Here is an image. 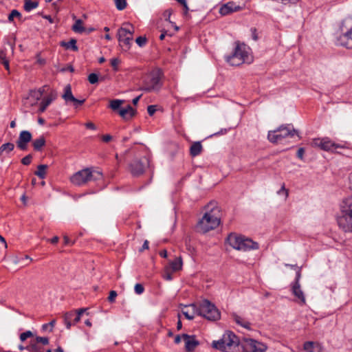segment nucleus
<instances>
[{"mask_svg":"<svg viewBox=\"0 0 352 352\" xmlns=\"http://www.w3.org/2000/svg\"><path fill=\"white\" fill-rule=\"evenodd\" d=\"M204 214L199 219L197 225V231L206 233L214 230L220 224V210L216 202L211 201L204 208Z\"/></svg>","mask_w":352,"mask_h":352,"instance_id":"1","label":"nucleus"},{"mask_svg":"<svg viewBox=\"0 0 352 352\" xmlns=\"http://www.w3.org/2000/svg\"><path fill=\"white\" fill-rule=\"evenodd\" d=\"M338 223L344 232H352V196L344 199L340 206Z\"/></svg>","mask_w":352,"mask_h":352,"instance_id":"2","label":"nucleus"},{"mask_svg":"<svg viewBox=\"0 0 352 352\" xmlns=\"http://www.w3.org/2000/svg\"><path fill=\"white\" fill-rule=\"evenodd\" d=\"M212 345L214 349L224 352H238L239 351V340L231 331H226L221 339L213 341Z\"/></svg>","mask_w":352,"mask_h":352,"instance_id":"3","label":"nucleus"},{"mask_svg":"<svg viewBox=\"0 0 352 352\" xmlns=\"http://www.w3.org/2000/svg\"><path fill=\"white\" fill-rule=\"evenodd\" d=\"M250 50L245 44L237 43L232 54L226 57V61L232 66H239L244 63H250L252 57Z\"/></svg>","mask_w":352,"mask_h":352,"instance_id":"4","label":"nucleus"},{"mask_svg":"<svg viewBox=\"0 0 352 352\" xmlns=\"http://www.w3.org/2000/svg\"><path fill=\"white\" fill-rule=\"evenodd\" d=\"M227 241L232 248L239 251L246 252L258 248V244L256 242L234 233L229 234Z\"/></svg>","mask_w":352,"mask_h":352,"instance_id":"5","label":"nucleus"},{"mask_svg":"<svg viewBox=\"0 0 352 352\" xmlns=\"http://www.w3.org/2000/svg\"><path fill=\"white\" fill-rule=\"evenodd\" d=\"M102 178L101 172L87 168L75 173L70 177V182L75 186H80L90 181L98 180Z\"/></svg>","mask_w":352,"mask_h":352,"instance_id":"6","label":"nucleus"},{"mask_svg":"<svg viewBox=\"0 0 352 352\" xmlns=\"http://www.w3.org/2000/svg\"><path fill=\"white\" fill-rule=\"evenodd\" d=\"M298 135V131L291 124L281 125L275 130L270 131L267 139L272 143H278L286 138Z\"/></svg>","mask_w":352,"mask_h":352,"instance_id":"7","label":"nucleus"},{"mask_svg":"<svg viewBox=\"0 0 352 352\" xmlns=\"http://www.w3.org/2000/svg\"><path fill=\"white\" fill-rule=\"evenodd\" d=\"M339 29V43L346 48L352 49V18L349 16L344 19L340 24Z\"/></svg>","mask_w":352,"mask_h":352,"instance_id":"8","label":"nucleus"},{"mask_svg":"<svg viewBox=\"0 0 352 352\" xmlns=\"http://www.w3.org/2000/svg\"><path fill=\"white\" fill-rule=\"evenodd\" d=\"M135 28L131 23H124L118 30L119 45L125 51L130 49L133 40Z\"/></svg>","mask_w":352,"mask_h":352,"instance_id":"9","label":"nucleus"},{"mask_svg":"<svg viewBox=\"0 0 352 352\" xmlns=\"http://www.w3.org/2000/svg\"><path fill=\"white\" fill-rule=\"evenodd\" d=\"M162 72L159 69H154L148 73L144 78L142 90L150 92L158 91L162 87Z\"/></svg>","mask_w":352,"mask_h":352,"instance_id":"10","label":"nucleus"},{"mask_svg":"<svg viewBox=\"0 0 352 352\" xmlns=\"http://www.w3.org/2000/svg\"><path fill=\"white\" fill-rule=\"evenodd\" d=\"M197 316H201L209 320H219L221 316L218 309L208 300H204L197 307Z\"/></svg>","mask_w":352,"mask_h":352,"instance_id":"11","label":"nucleus"},{"mask_svg":"<svg viewBox=\"0 0 352 352\" xmlns=\"http://www.w3.org/2000/svg\"><path fill=\"white\" fill-rule=\"evenodd\" d=\"M87 311L85 308H81L75 311L66 312L63 315V320L66 328L70 329L72 325H75L80 320L82 314Z\"/></svg>","mask_w":352,"mask_h":352,"instance_id":"12","label":"nucleus"},{"mask_svg":"<svg viewBox=\"0 0 352 352\" xmlns=\"http://www.w3.org/2000/svg\"><path fill=\"white\" fill-rule=\"evenodd\" d=\"M243 352H265L267 346L253 339H245L242 343Z\"/></svg>","mask_w":352,"mask_h":352,"instance_id":"13","label":"nucleus"},{"mask_svg":"<svg viewBox=\"0 0 352 352\" xmlns=\"http://www.w3.org/2000/svg\"><path fill=\"white\" fill-rule=\"evenodd\" d=\"M301 276L300 270L296 272V276L294 283L292 285V292L294 296L299 300L302 305H305L306 299L300 285V278Z\"/></svg>","mask_w":352,"mask_h":352,"instance_id":"14","label":"nucleus"},{"mask_svg":"<svg viewBox=\"0 0 352 352\" xmlns=\"http://www.w3.org/2000/svg\"><path fill=\"white\" fill-rule=\"evenodd\" d=\"M312 146L318 147L322 150L329 151L333 148H339L340 146L335 144L329 138H315L312 141Z\"/></svg>","mask_w":352,"mask_h":352,"instance_id":"15","label":"nucleus"},{"mask_svg":"<svg viewBox=\"0 0 352 352\" xmlns=\"http://www.w3.org/2000/svg\"><path fill=\"white\" fill-rule=\"evenodd\" d=\"M148 163V160L144 158L143 160H135L129 165L131 173L138 177L144 172L145 164Z\"/></svg>","mask_w":352,"mask_h":352,"instance_id":"16","label":"nucleus"},{"mask_svg":"<svg viewBox=\"0 0 352 352\" xmlns=\"http://www.w3.org/2000/svg\"><path fill=\"white\" fill-rule=\"evenodd\" d=\"M32 136L30 131H21L16 142L17 147L21 151H26L28 149V143L32 140Z\"/></svg>","mask_w":352,"mask_h":352,"instance_id":"17","label":"nucleus"},{"mask_svg":"<svg viewBox=\"0 0 352 352\" xmlns=\"http://www.w3.org/2000/svg\"><path fill=\"white\" fill-rule=\"evenodd\" d=\"M183 340L185 342V348L188 351H193L199 344L195 336H188L187 334L182 335Z\"/></svg>","mask_w":352,"mask_h":352,"instance_id":"18","label":"nucleus"},{"mask_svg":"<svg viewBox=\"0 0 352 352\" xmlns=\"http://www.w3.org/2000/svg\"><path fill=\"white\" fill-rule=\"evenodd\" d=\"M241 8L239 6H236L233 2H228L223 5L219 9V13L223 15L229 14L233 12L240 10Z\"/></svg>","mask_w":352,"mask_h":352,"instance_id":"19","label":"nucleus"},{"mask_svg":"<svg viewBox=\"0 0 352 352\" xmlns=\"http://www.w3.org/2000/svg\"><path fill=\"white\" fill-rule=\"evenodd\" d=\"M136 113V111L130 105L126 108H122L119 110L120 116L125 120L131 119Z\"/></svg>","mask_w":352,"mask_h":352,"instance_id":"20","label":"nucleus"},{"mask_svg":"<svg viewBox=\"0 0 352 352\" xmlns=\"http://www.w3.org/2000/svg\"><path fill=\"white\" fill-rule=\"evenodd\" d=\"M305 352H322V347L320 344L314 342H307L304 344Z\"/></svg>","mask_w":352,"mask_h":352,"instance_id":"21","label":"nucleus"},{"mask_svg":"<svg viewBox=\"0 0 352 352\" xmlns=\"http://www.w3.org/2000/svg\"><path fill=\"white\" fill-rule=\"evenodd\" d=\"M182 314L188 320H192L195 315H197V307L195 305H190L188 306V309H183Z\"/></svg>","mask_w":352,"mask_h":352,"instance_id":"22","label":"nucleus"},{"mask_svg":"<svg viewBox=\"0 0 352 352\" xmlns=\"http://www.w3.org/2000/svg\"><path fill=\"white\" fill-rule=\"evenodd\" d=\"M232 317L236 324H238L239 325L241 326L242 327H243L245 329H250V326H251L250 322L249 321H248L247 320H245L244 318H243L236 314H233L232 315Z\"/></svg>","mask_w":352,"mask_h":352,"instance_id":"23","label":"nucleus"},{"mask_svg":"<svg viewBox=\"0 0 352 352\" xmlns=\"http://www.w3.org/2000/svg\"><path fill=\"white\" fill-rule=\"evenodd\" d=\"M183 265L182 260L181 257H177L173 261H170L169 263V270L171 272H177L182 270Z\"/></svg>","mask_w":352,"mask_h":352,"instance_id":"24","label":"nucleus"},{"mask_svg":"<svg viewBox=\"0 0 352 352\" xmlns=\"http://www.w3.org/2000/svg\"><path fill=\"white\" fill-rule=\"evenodd\" d=\"M203 150L202 145L200 142H193L190 148V154L192 157L199 155Z\"/></svg>","mask_w":352,"mask_h":352,"instance_id":"25","label":"nucleus"},{"mask_svg":"<svg viewBox=\"0 0 352 352\" xmlns=\"http://www.w3.org/2000/svg\"><path fill=\"white\" fill-rule=\"evenodd\" d=\"M7 49L3 47L0 50V61L4 65L7 71H10L9 60L7 57Z\"/></svg>","mask_w":352,"mask_h":352,"instance_id":"26","label":"nucleus"},{"mask_svg":"<svg viewBox=\"0 0 352 352\" xmlns=\"http://www.w3.org/2000/svg\"><path fill=\"white\" fill-rule=\"evenodd\" d=\"M14 148V145L12 143L8 142L3 144L0 146V157L9 154Z\"/></svg>","mask_w":352,"mask_h":352,"instance_id":"27","label":"nucleus"},{"mask_svg":"<svg viewBox=\"0 0 352 352\" xmlns=\"http://www.w3.org/2000/svg\"><path fill=\"white\" fill-rule=\"evenodd\" d=\"M45 144V139L43 136L35 139L32 142V146L35 151H39Z\"/></svg>","mask_w":352,"mask_h":352,"instance_id":"28","label":"nucleus"},{"mask_svg":"<svg viewBox=\"0 0 352 352\" xmlns=\"http://www.w3.org/2000/svg\"><path fill=\"white\" fill-rule=\"evenodd\" d=\"M72 30L76 33H82L85 31L83 23L81 19H76L74 24L72 25Z\"/></svg>","mask_w":352,"mask_h":352,"instance_id":"29","label":"nucleus"},{"mask_svg":"<svg viewBox=\"0 0 352 352\" xmlns=\"http://www.w3.org/2000/svg\"><path fill=\"white\" fill-rule=\"evenodd\" d=\"M63 98L66 102H71L72 100H75V98L72 94V89L69 85L65 87V93L63 95Z\"/></svg>","mask_w":352,"mask_h":352,"instance_id":"30","label":"nucleus"},{"mask_svg":"<svg viewBox=\"0 0 352 352\" xmlns=\"http://www.w3.org/2000/svg\"><path fill=\"white\" fill-rule=\"evenodd\" d=\"M38 6V1H32V0L24 1V10L26 12H30L31 10L36 8Z\"/></svg>","mask_w":352,"mask_h":352,"instance_id":"31","label":"nucleus"},{"mask_svg":"<svg viewBox=\"0 0 352 352\" xmlns=\"http://www.w3.org/2000/svg\"><path fill=\"white\" fill-rule=\"evenodd\" d=\"M54 98L51 97V96H49L46 98H45L40 104V108L38 109V111L40 113H43L45 111V109H47V107L51 104V102H52V100H54Z\"/></svg>","mask_w":352,"mask_h":352,"instance_id":"32","label":"nucleus"},{"mask_svg":"<svg viewBox=\"0 0 352 352\" xmlns=\"http://www.w3.org/2000/svg\"><path fill=\"white\" fill-rule=\"evenodd\" d=\"M47 168V166L45 164L39 165L35 174L41 179H43L45 177Z\"/></svg>","mask_w":352,"mask_h":352,"instance_id":"33","label":"nucleus"},{"mask_svg":"<svg viewBox=\"0 0 352 352\" xmlns=\"http://www.w3.org/2000/svg\"><path fill=\"white\" fill-rule=\"evenodd\" d=\"M25 349L30 352H43V349L37 343H31Z\"/></svg>","mask_w":352,"mask_h":352,"instance_id":"34","label":"nucleus"},{"mask_svg":"<svg viewBox=\"0 0 352 352\" xmlns=\"http://www.w3.org/2000/svg\"><path fill=\"white\" fill-rule=\"evenodd\" d=\"M62 45L65 46L66 48H71L74 51L78 50V47L76 45V41L75 39H71L67 43H63Z\"/></svg>","mask_w":352,"mask_h":352,"instance_id":"35","label":"nucleus"},{"mask_svg":"<svg viewBox=\"0 0 352 352\" xmlns=\"http://www.w3.org/2000/svg\"><path fill=\"white\" fill-rule=\"evenodd\" d=\"M123 103L122 100H113L110 101L109 107L113 110H117L120 108V105Z\"/></svg>","mask_w":352,"mask_h":352,"instance_id":"36","label":"nucleus"},{"mask_svg":"<svg viewBox=\"0 0 352 352\" xmlns=\"http://www.w3.org/2000/svg\"><path fill=\"white\" fill-rule=\"evenodd\" d=\"M118 10H122L126 7V0H113Z\"/></svg>","mask_w":352,"mask_h":352,"instance_id":"37","label":"nucleus"},{"mask_svg":"<svg viewBox=\"0 0 352 352\" xmlns=\"http://www.w3.org/2000/svg\"><path fill=\"white\" fill-rule=\"evenodd\" d=\"M14 17L21 18V14L16 10H13L8 16V21H12Z\"/></svg>","mask_w":352,"mask_h":352,"instance_id":"38","label":"nucleus"},{"mask_svg":"<svg viewBox=\"0 0 352 352\" xmlns=\"http://www.w3.org/2000/svg\"><path fill=\"white\" fill-rule=\"evenodd\" d=\"M88 80L91 84H95L98 81V76L95 73H91L88 76Z\"/></svg>","mask_w":352,"mask_h":352,"instance_id":"39","label":"nucleus"},{"mask_svg":"<svg viewBox=\"0 0 352 352\" xmlns=\"http://www.w3.org/2000/svg\"><path fill=\"white\" fill-rule=\"evenodd\" d=\"M120 63V60L118 58H113L111 60V65L114 71L118 70V65Z\"/></svg>","mask_w":352,"mask_h":352,"instance_id":"40","label":"nucleus"},{"mask_svg":"<svg viewBox=\"0 0 352 352\" xmlns=\"http://www.w3.org/2000/svg\"><path fill=\"white\" fill-rule=\"evenodd\" d=\"M33 333L30 331H26L20 335V340L21 342H24L27 338L32 337Z\"/></svg>","mask_w":352,"mask_h":352,"instance_id":"41","label":"nucleus"},{"mask_svg":"<svg viewBox=\"0 0 352 352\" xmlns=\"http://www.w3.org/2000/svg\"><path fill=\"white\" fill-rule=\"evenodd\" d=\"M134 290H135V294L140 295L144 292V288L142 284L137 283V284H135V285L134 287Z\"/></svg>","mask_w":352,"mask_h":352,"instance_id":"42","label":"nucleus"},{"mask_svg":"<svg viewBox=\"0 0 352 352\" xmlns=\"http://www.w3.org/2000/svg\"><path fill=\"white\" fill-rule=\"evenodd\" d=\"M135 42L140 47H143L146 43V38L145 36H139L136 38Z\"/></svg>","mask_w":352,"mask_h":352,"instance_id":"43","label":"nucleus"},{"mask_svg":"<svg viewBox=\"0 0 352 352\" xmlns=\"http://www.w3.org/2000/svg\"><path fill=\"white\" fill-rule=\"evenodd\" d=\"M36 343H42L43 345H47L49 344V340L46 337H36Z\"/></svg>","mask_w":352,"mask_h":352,"instance_id":"44","label":"nucleus"},{"mask_svg":"<svg viewBox=\"0 0 352 352\" xmlns=\"http://www.w3.org/2000/svg\"><path fill=\"white\" fill-rule=\"evenodd\" d=\"M32 155L29 154V155H26L25 157H24L21 160V163L23 165H29L32 162Z\"/></svg>","mask_w":352,"mask_h":352,"instance_id":"45","label":"nucleus"},{"mask_svg":"<svg viewBox=\"0 0 352 352\" xmlns=\"http://www.w3.org/2000/svg\"><path fill=\"white\" fill-rule=\"evenodd\" d=\"M43 91H44V87L41 88V89H39L37 91H33L32 94L33 96L36 97V99L38 100L41 97V96L43 95Z\"/></svg>","mask_w":352,"mask_h":352,"instance_id":"46","label":"nucleus"},{"mask_svg":"<svg viewBox=\"0 0 352 352\" xmlns=\"http://www.w3.org/2000/svg\"><path fill=\"white\" fill-rule=\"evenodd\" d=\"M55 322L56 321L54 320H52L50 323L48 324H44L42 325V329L43 330H46L47 329L48 327H50L51 329H50V331H52V329H53V327H54V324H55Z\"/></svg>","mask_w":352,"mask_h":352,"instance_id":"47","label":"nucleus"},{"mask_svg":"<svg viewBox=\"0 0 352 352\" xmlns=\"http://www.w3.org/2000/svg\"><path fill=\"white\" fill-rule=\"evenodd\" d=\"M117 296V292L114 290H112L109 293V296L108 297V300L110 302H113Z\"/></svg>","mask_w":352,"mask_h":352,"instance_id":"48","label":"nucleus"},{"mask_svg":"<svg viewBox=\"0 0 352 352\" xmlns=\"http://www.w3.org/2000/svg\"><path fill=\"white\" fill-rule=\"evenodd\" d=\"M164 278L167 280H172V276L170 273V270H169V267H166V273L164 276Z\"/></svg>","mask_w":352,"mask_h":352,"instance_id":"49","label":"nucleus"},{"mask_svg":"<svg viewBox=\"0 0 352 352\" xmlns=\"http://www.w3.org/2000/svg\"><path fill=\"white\" fill-rule=\"evenodd\" d=\"M278 195H280L281 193L285 194V199L288 197V191L285 189V185L283 184L281 188L277 192Z\"/></svg>","mask_w":352,"mask_h":352,"instance_id":"50","label":"nucleus"},{"mask_svg":"<svg viewBox=\"0 0 352 352\" xmlns=\"http://www.w3.org/2000/svg\"><path fill=\"white\" fill-rule=\"evenodd\" d=\"M147 111H148V113L150 116H153L155 113V112L156 111L155 106H154V105L148 106L147 108Z\"/></svg>","mask_w":352,"mask_h":352,"instance_id":"51","label":"nucleus"},{"mask_svg":"<svg viewBox=\"0 0 352 352\" xmlns=\"http://www.w3.org/2000/svg\"><path fill=\"white\" fill-rule=\"evenodd\" d=\"M85 125L87 129H91V130H96V125L93 122H88L85 123Z\"/></svg>","mask_w":352,"mask_h":352,"instance_id":"52","label":"nucleus"},{"mask_svg":"<svg viewBox=\"0 0 352 352\" xmlns=\"http://www.w3.org/2000/svg\"><path fill=\"white\" fill-rule=\"evenodd\" d=\"M305 153V149L303 148H300L297 151V156L300 160L303 159V155Z\"/></svg>","mask_w":352,"mask_h":352,"instance_id":"53","label":"nucleus"},{"mask_svg":"<svg viewBox=\"0 0 352 352\" xmlns=\"http://www.w3.org/2000/svg\"><path fill=\"white\" fill-rule=\"evenodd\" d=\"M102 140H103L104 142H109V141H111V139H112V136H111V135H109V134H107V135H103V136L102 137Z\"/></svg>","mask_w":352,"mask_h":352,"instance_id":"54","label":"nucleus"},{"mask_svg":"<svg viewBox=\"0 0 352 352\" xmlns=\"http://www.w3.org/2000/svg\"><path fill=\"white\" fill-rule=\"evenodd\" d=\"M285 4L290 3V4H296L299 0H281Z\"/></svg>","mask_w":352,"mask_h":352,"instance_id":"55","label":"nucleus"},{"mask_svg":"<svg viewBox=\"0 0 352 352\" xmlns=\"http://www.w3.org/2000/svg\"><path fill=\"white\" fill-rule=\"evenodd\" d=\"M37 63L39 65H44L45 63V60L42 58L40 56H37Z\"/></svg>","mask_w":352,"mask_h":352,"instance_id":"56","label":"nucleus"},{"mask_svg":"<svg viewBox=\"0 0 352 352\" xmlns=\"http://www.w3.org/2000/svg\"><path fill=\"white\" fill-rule=\"evenodd\" d=\"M71 102H74L75 104L80 105L84 103L85 100H78L75 98V100H72Z\"/></svg>","mask_w":352,"mask_h":352,"instance_id":"57","label":"nucleus"},{"mask_svg":"<svg viewBox=\"0 0 352 352\" xmlns=\"http://www.w3.org/2000/svg\"><path fill=\"white\" fill-rule=\"evenodd\" d=\"M148 249V241L147 240H146L144 242V244L142 247V249L140 250V251H142L144 250H147Z\"/></svg>","mask_w":352,"mask_h":352,"instance_id":"58","label":"nucleus"},{"mask_svg":"<svg viewBox=\"0 0 352 352\" xmlns=\"http://www.w3.org/2000/svg\"><path fill=\"white\" fill-rule=\"evenodd\" d=\"M176 1H178L179 3H181L182 5H183L186 10H188L186 0H176Z\"/></svg>","mask_w":352,"mask_h":352,"instance_id":"59","label":"nucleus"},{"mask_svg":"<svg viewBox=\"0 0 352 352\" xmlns=\"http://www.w3.org/2000/svg\"><path fill=\"white\" fill-rule=\"evenodd\" d=\"M176 1H178L179 3H181L182 5H183L186 10H188L186 0H176Z\"/></svg>","mask_w":352,"mask_h":352,"instance_id":"60","label":"nucleus"},{"mask_svg":"<svg viewBox=\"0 0 352 352\" xmlns=\"http://www.w3.org/2000/svg\"><path fill=\"white\" fill-rule=\"evenodd\" d=\"M182 339H183L182 336H177L175 338V342L176 344H179L181 342Z\"/></svg>","mask_w":352,"mask_h":352,"instance_id":"61","label":"nucleus"},{"mask_svg":"<svg viewBox=\"0 0 352 352\" xmlns=\"http://www.w3.org/2000/svg\"><path fill=\"white\" fill-rule=\"evenodd\" d=\"M167 251L166 250H162L160 252V255L162 256V257H164V258H166L167 256Z\"/></svg>","mask_w":352,"mask_h":352,"instance_id":"62","label":"nucleus"},{"mask_svg":"<svg viewBox=\"0 0 352 352\" xmlns=\"http://www.w3.org/2000/svg\"><path fill=\"white\" fill-rule=\"evenodd\" d=\"M141 98V95L140 96H137L136 98H133V104H137L138 101L140 100V98Z\"/></svg>","mask_w":352,"mask_h":352,"instance_id":"63","label":"nucleus"},{"mask_svg":"<svg viewBox=\"0 0 352 352\" xmlns=\"http://www.w3.org/2000/svg\"><path fill=\"white\" fill-rule=\"evenodd\" d=\"M58 239H58V236H54V237H53L52 239H50V242L52 243H58Z\"/></svg>","mask_w":352,"mask_h":352,"instance_id":"64","label":"nucleus"}]
</instances>
